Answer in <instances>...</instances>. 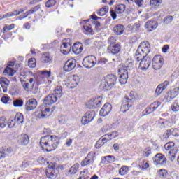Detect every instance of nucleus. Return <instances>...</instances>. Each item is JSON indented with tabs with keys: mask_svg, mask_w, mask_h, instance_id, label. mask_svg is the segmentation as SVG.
I'll return each instance as SVG.
<instances>
[{
	"mask_svg": "<svg viewBox=\"0 0 179 179\" xmlns=\"http://www.w3.org/2000/svg\"><path fill=\"white\" fill-rule=\"evenodd\" d=\"M29 15H31V12H30V10L29 11H27L25 13H24V16H20L19 17L20 20H23V19H26Z\"/></svg>",
	"mask_w": 179,
	"mask_h": 179,
	"instance_id": "nucleus-62",
	"label": "nucleus"
},
{
	"mask_svg": "<svg viewBox=\"0 0 179 179\" xmlns=\"http://www.w3.org/2000/svg\"><path fill=\"white\" fill-rule=\"evenodd\" d=\"M13 152V150L12 148H0V160H2V159H5L6 156H8V155H10Z\"/></svg>",
	"mask_w": 179,
	"mask_h": 179,
	"instance_id": "nucleus-21",
	"label": "nucleus"
},
{
	"mask_svg": "<svg viewBox=\"0 0 179 179\" xmlns=\"http://www.w3.org/2000/svg\"><path fill=\"white\" fill-rule=\"evenodd\" d=\"M37 100L36 99H30L27 101L25 103V110L27 111H33V110H36L38 106Z\"/></svg>",
	"mask_w": 179,
	"mask_h": 179,
	"instance_id": "nucleus-15",
	"label": "nucleus"
},
{
	"mask_svg": "<svg viewBox=\"0 0 179 179\" xmlns=\"http://www.w3.org/2000/svg\"><path fill=\"white\" fill-rule=\"evenodd\" d=\"M129 98L124 97L122 100V103L120 108L121 113H127L129 108L131 107V104L129 103Z\"/></svg>",
	"mask_w": 179,
	"mask_h": 179,
	"instance_id": "nucleus-17",
	"label": "nucleus"
},
{
	"mask_svg": "<svg viewBox=\"0 0 179 179\" xmlns=\"http://www.w3.org/2000/svg\"><path fill=\"white\" fill-rule=\"evenodd\" d=\"M96 117V112L91 110L85 113V115L81 119L82 125H87L90 122H92Z\"/></svg>",
	"mask_w": 179,
	"mask_h": 179,
	"instance_id": "nucleus-9",
	"label": "nucleus"
},
{
	"mask_svg": "<svg viewBox=\"0 0 179 179\" xmlns=\"http://www.w3.org/2000/svg\"><path fill=\"white\" fill-rule=\"evenodd\" d=\"M41 61L43 62V64H51L52 63V57H51L50 53H44L42 55Z\"/></svg>",
	"mask_w": 179,
	"mask_h": 179,
	"instance_id": "nucleus-24",
	"label": "nucleus"
},
{
	"mask_svg": "<svg viewBox=\"0 0 179 179\" xmlns=\"http://www.w3.org/2000/svg\"><path fill=\"white\" fill-rule=\"evenodd\" d=\"M117 43V39L114 36H111L108 39V44L109 45H114Z\"/></svg>",
	"mask_w": 179,
	"mask_h": 179,
	"instance_id": "nucleus-51",
	"label": "nucleus"
},
{
	"mask_svg": "<svg viewBox=\"0 0 179 179\" xmlns=\"http://www.w3.org/2000/svg\"><path fill=\"white\" fill-rule=\"evenodd\" d=\"M31 14L37 13L38 15H41L43 13V10H41V7L40 5H37L36 6L34 7L33 9L30 10Z\"/></svg>",
	"mask_w": 179,
	"mask_h": 179,
	"instance_id": "nucleus-34",
	"label": "nucleus"
},
{
	"mask_svg": "<svg viewBox=\"0 0 179 179\" xmlns=\"http://www.w3.org/2000/svg\"><path fill=\"white\" fill-rule=\"evenodd\" d=\"M13 29H15V24H11L10 25H6L3 27V33H6L7 31H10V30H12Z\"/></svg>",
	"mask_w": 179,
	"mask_h": 179,
	"instance_id": "nucleus-49",
	"label": "nucleus"
},
{
	"mask_svg": "<svg viewBox=\"0 0 179 179\" xmlns=\"http://www.w3.org/2000/svg\"><path fill=\"white\" fill-rule=\"evenodd\" d=\"M72 51L74 54H80L83 51V45H82L81 43H76L72 46Z\"/></svg>",
	"mask_w": 179,
	"mask_h": 179,
	"instance_id": "nucleus-22",
	"label": "nucleus"
},
{
	"mask_svg": "<svg viewBox=\"0 0 179 179\" xmlns=\"http://www.w3.org/2000/svg\"><path fill=\"white\" fill-rule=\"evenodd\" d=\"M15 71L13 68L9 67V66H7V67L4 69L3 73L4 75H8L9 76H13L15 75Z\"/></svg>",
	"mask_w": 179,
	"mask_h": 179,
	"instance_id": "nucleus-33",
	"label": "nucleus"
},
{
	"mask_svg": "<svg viewBox=\"0 0 179 179\" xmlns=\"http://www.w3.org/2000/svg\"><path fill=\"white\" fill-rule=\"evenodd\" d=\"M57 166L55 164H50L48 165V169H46V176L48 178H53L55 177V169Z\"/></svg>",
	"mask_w": 179,
	"mask_h": 179,
	"instance_id": "nucleus-16",
	"label": "nucleus"
},
{
	"mask_svg": "<svg viewBox=\"0 0 179 179\" xmlns=\"http://www.w3.org/2000/svg\"><path fill=\"white\" fill-rule=\"evenodd\" d=\"M83 33H85V34H92V33H93V29H92V27L87 25H84L83 27Z\"/></svg>",
	"mask_w": 179,
	"mask_h": 179,
	"instance_id": "nucleus-42",
	"label": "nucleus"
},
{
	"mask_svg": "<svg viewBox=\"0 0 179 179\" xmlns=\"http://www.w3.org/2000/svg\"><path fill=\"white\" fill-rule=\"evenodd\" d=\"M56 136H43L41 138L40 146L42 149H45L47 152H52L55 150L56 148H58V141Z\"/></svg>",
	"mask_w": 179,
	"mask_h": 179,
	"instance_id": "nucleus-3",
	"label": "nucleus"
},
{
	"mask_svg": "<svg viewBox=\"0 0 179 179\" xmlns=\"http://www.w3.org/2000/svg\"><path fill=\"white\" fill-rule=\"evenodd\" d=\"M24 12V10L20 9V10H15L13 12H11V16H17V15H20V13H23Z\"/></svg>",
	"mask_w": 179,
	"mask_h": 179,
	"instance_id": "nucleus-55",
	"label": "nucleus"
},
{
	"mask_svg": "<svg viewBox=\"0 0 179 179\" xmlns=\"http://www.w3.org/2000/svg\"><path fill=\"white\" fill-rule=\"evenodd\" d=\"M150 5L157 6L159 3H162V0H150Z\"/></svg>",
	"mask_w": 179,
	"mask_h": 179,
	"instance_id": "nucleus-63",
	"label": "nucleus"
},
{
	"mask_svg": "<svg viewBox=\"0 0 179 179\" xmlns=\"http://www.w3.org/2000/svg\"><path fill=\"white\" fill-rule=\"evenodd\" d=\"M169 133L172 136L178 137L179 136V129H169Z\"/></svg>",
	"mask_w": 179,
	"mask_h": 179,
	"instance_id": "nucleus-45",
	"label": "nucleus"
},
{
	"mask_svg": "<svg viewBox=\"0 0 179 179\" xmlns=\"http://www.w3.org/2000/svg\"><path fill=\"white\" fill-rule=\"evenodd\" d=\"M28 66L29 68H36V59L31 58L28 61Z\"/></svg>",
	"mask_w": 179,
	"mask_h": 179,
	"instance_id": "nucleus-47",
	"label": "nucleus"
},
{
	"mask_svg": "<svg viewBox=\"0 0 179 179\" xmlns=\"http://www.w3.org/2000/svg\"><path fill=\"white\" fill-rule=\"evenodd\" d=\"M7 124H8V128H13L16 124V122L15 121V120H9L7 122Z\"/></svg>",
	"mask_w": 179,
	"mask_h": 179,
	"instance_id": "nucleus-59",
	"label": "nucleus"
},
{
	"mask_svg": "<svg viewBox=\"0 0 179 179\" xmlns=\"http://www.w3.org/2000/svg\"><path fill=\"white\" fill-rule=\"evenodd\" d=\"M62 96V87L57 86L52 94H49L44 99V103L46 106H52L58 101V99Z\"/></svg>",
	"mask_w": 179,
	"mask_h": 179,
	"instance_id": "nucleus-4",
	"label": "nucleus"
},
{
	"mask_svg": "<svg viewBox=\"0 0 179 179\" xmlns=\"http://www.w3.org/2000/svg\"><path fill=\"white\" fill-rule=\"evenodd\" d=\"M23 101L22 99H15L13 101L14 107H23Z\"/></svg>",
	"mask_w": 179,
	"mask_h": 179,
	"instance_id": "nucleus-41",
	"label": "nucleus"
},
{
	"mask_svg": "<svg viewBox=\"0 0 179 179\" xmlns=\"http://www.w3.org/2000/svg\"><path fill=\"white\" fill-rule=\"evenodd\" d=\"M139 166L141 167L142 170H145V169H148L149 164L146 161H143Z\"/></svg>",
	"mask_w": 179,
	"mask_h": 179,
	"instance_id": "nucleus-56",
	"label": "nucleus"
},
{
	"mask_svg": "<svg viewBox=\"0 0 179 179\" xmlns=\"http://www.w3.org/2000/svg\"><path fill=\"white\" fill-rule=\"evenodd\" d=\"M8 124V120H6V117H0V127L1 128H5Z\"/></svg>",
	"mask_w": 179,
	"mask_h": 179,
	"instance_id": "nucleus-43",
	"label": "nucleus"
},
{
	"mask_svg": "<svg viewBox=\"0 0 179 179\" xmlns=\"http://www.w3.org/2000/svg\"><path fill=\"white\" fill-rule=\"evenodd\" d=\"M172 111L174 112H177L179 111V105H178V102H177V101H175L173 104L171 105V107Z\"/></svg>",
	"mask_w": 179,
	"mask_h": 179,
	"instance_id": "nucleus-46",
	"label": "nucleus"
},
{
	"mask_svg": "<svg viewBox=\"0 0 179 179\" xmlns=\"http://www.w3.org/2000/svg\"><path fill=\"white\" fill-rule=\"evenodd\" d=\"M163 90H163V87L162 85H159L155 90V94H157V96L162 94V93L163 92Z\"/></svg>",
	"mask_w": 179,
	"mask_h": 179,
	"instance_id": "nucleus-53",
	"label": "nucleus"
},
{
	"mask_svg": "<svg viewBox=\"0 0 179 179\" xmlns=\"http://www.w3.org/2000/svg\"><path fill=\"white\" fill-rule=\"evenodd\" d=\"M139 61H141L138 66L139 69L141 71H147V69H149L152 64V59L149 57H142L139 59Z\"/></svg>",
	"mask_w": 179,
	"mask_h": 179,
	"instance_id": "nucleus-8",
	"label": "nucleus"
},
{
	"mask_svg": "<svg viewBox=\"0 0 179 179\" xmlns=\"http://www.w3.org/2000/svg\"><path fill=\"white\" fill-rule=\"evenodd\" d=\"M155 162H156L157 164H166V157L162 154H157L155 155Z\"/></svg>",
	"mask_w": 179,
	"mask_h": 179,
	"instance_id": "nucleus-26",
	"label": "nucleus"
},
{
	"mask_svg": "<svg viewBox=\"0 0 179 179\" xmlns=\"http://www.w3.org/2000/svg\"><path fill=\"white\" fill-rule=\"evenodd\" d=\"M24 120V117H23V114H22L20 113H16L15 118H14V121H15V122H17V124H18V125L20 124H23Z\"/></svg>",
	"mask_w": 179,
	"mask_h": 179,
	"instance_id": "nucleus-31",
	"label": "nucleus"
},
{
	"mask_svg": "<svg viewBox=\"0 0 179 179\" xmlns=\"http://www.w3.org/2000/svg\"><path fill=\"white\" fill-rule=\"evenodd\" d=\"M55 3H57V1L48 0L45 3V6L46 8H52V6H55Z\"/></svg>",
	"mask_w": 179,
	"mask_h": 179,
	"instance_id": "nucleus-48",
	"label": "nucleus"
},
{
	"mask_svg": "<svg viewBox=\"0 0 179 179\" xmlns=\"http://www.w3.org/2000/svg\"><path fill=\"white\" fill-rule=\"evenodd\" d=\"M17 142L20 145H22V146H26L27 145H29V136L26 134H20L18 136Z\"/></svg>",
	"mask_w": 179,
	"mask_h": 179,
	"instance_id": "nucleus-19",
	"label": "nucleus"
},
{
	"mask_svg": "<svg viewBox=\"0 0 179 179\" xmlns=\"http://www.w3.org/2000/svg\"><path fill=\"white\" fill-rule=\"evenodd\" d=\"M150 155H152V149L150 148V147H148L145 148L143 152V156L144 157H149Z\"/></svg>",
	"mask_w": 179,
	"mask_h": 179,
	"instance_id": "nucleus-44",
	"label": "nucleus"
},
{
	"mask_svg": "<svg viewBox=\"0 0 179 179\" xmlns=\"http://www.w3.org/2000/svg\"><path fill=\"white\" fill-rule=\"evenodd\" d=\"M176 155H177V150L176 149H172L168 152V159L171 162H174L176 160Z\"/></svg>",
	"mask_w": 179,
	"mask_h": 179,
	"instance_id": "nucleus-32",
	"label": "nucleus"
},
{
	"mask_svg": "<svg viewBox=\"0 0 179 179\" xmlns=\"http://www.w3.org/2000/svg\"><path fill=\"white\" fill-rule=\"evenodd\" d=\"M178 94V92H177V90L176 89L171 90V92H169L166 96V101H171L173 99H176V97H177Z\"/></svg>",
	"mask_w": 179,
	"mask_h": 179,
	"instance_id": "nucleus-29",
	"label": "nucleus"
},
{
	"mask_svg": "<svg viewBox=\"0 0 179 179\" xmlns=\"http://www.w3.org/2000/svg\"><path fill=\"white\" fill-rule=\"evenodd\" d=\"M97 63V59L93 55L85 57L83 60V65L85 68H93Z\"/></svg>",
	"mask_w": 179,
	"mask_h": 179,
	"instance_id": "nucleus-7",
	"label": "nucleus"
},
{
	"mask_svg": "<svg viewBox=\"0 0 179 179\" xmlns=\"http://www.w3.org/2000/svg\"><path fill=\"white\" fill-rule=\"evenodd\" d=\"M164 23H166V24H169L173 22V16L168 15L164 19Z\"/></svg>",
	"mask_w": 179,
	"mask_h": 179,
	"instance_id": "nucleus-54",
	"label": "nucleus"
},
{
	"mask_svg": "<svg viewBox=\"0 0 179 179\" xmlns=\"http://www.w3.org/2000/svg\"><path fill=\"white\" fill-rule=\"evenodd\" d=\"M106 157H107L108 162L109 164L114 163V162H115V157L113 155H108L106 156Z\"/></svg>",
	"mask_w": 179,
	"mask_h": 179,
	"instance_id": "nucleus-61",
	"label": "nucleus"
},
{
	"mask_svg": "<svg viewBox=\"0 0 179 179\" xmlns=\"http://www.w3.org/2000/svg\"><path fill=\"white\" fill-rule=\"evenodd\" d=\"M149 52H150V44L149 42L148 41L141 42L135 53L136 61H139V59L142 58V57H148Z\"/></svg>",
	"mask_w": 179,
	"mask_h": 179,
	"instance_id": "nucleus-5",
	"label": "nucleus"
},
{
	"mask_svg": "<svg viewBox=\"0 0 179 179\" xmlns=\"http://www.w3.org/2000/svg\"><path fill=\"white\" fill-rule=\"evenodd\" d=\"M20 82L25 92H32L33 94L38 93V86L36 83V79L28 77L27 76L21 75Z\"/></svg>",
	"mask_w": 179,
	"mask_h": 179,
	"instance_id": "nucleus-2",
	"label": "nucleus"
},
{
	"mask_svg": "<svg viewBox=\"0 0 179 179\" xmlns=\"http://www.w3.org/2000/svg\"><path fill=\"white\" fill-rule=\"evenodd\" d=\"M161 105H162V102H160L159 101H157L151 103V106L154 108L155 111H156V110H157V108H159V106Z\"/></svg>",
	"mask_w": 179,
	"mask_h": 179,
	"instance_id": "nucleus-52",
	"label": "nucleus"
},
{
	"mask_svg": "<svg viewBox=\"0 0 179 179\" xmlns=\"http://www.w3.org/2000/svg\"><path fill=\"white\" fill-rule=\"evenodd\" d=\"M111 104L106 103L101 109L99 112V115H101V117H106V115H108V114H110V113L111 112Z\"/></svg>",
	"mask_w": 179,
	"mask_h": 179,
	"instance_id": "nucleus-18",
	"label": "nucleus"
},
{
	"mask_svg": "<svg viewBox=\"0 0 179 179\" xmlns=\"http://www.w3.org/2000/svg\"><path fill=\"white\" fill-rule=\"evenodd\" d=\"M134 66L132 59H127L125 65L120 64L118 67L119 82L121 85H125L128 82V73Z\"/></svg>",
	"mask_w": 179,
	"mask_h": 179,
	"instance_id": "nucleus-1",
	"label": "nucleus"
},
{
	"mask_svg": "<svg viewBox=\"0 0 179 179\" xmlns=\"http://www.w3.org/2000/svg\"><path fill=\"white\" fill-rule=\"evenodd\" d=\"M76 66V59H69L65 62L63 69L64 71H65V72H71V71H73V69H75Z\"/></svg>",
	"mask_w": 179,
	"mask_h": 179,
	"instance_id": "nucleus-14",
	"label": "nucleus"
},
{
	"mask_svg": "<svg viewBox=\"0 0 179 179\" xmlns=\"http://www.w3.org/2000/svg\"><path fill=\"white\" fill-rule=\"evenodd\" d=\"M65 85L69 89H75L79 85V77L78 76L69 77V80Z\"/></svg>",
	"mask_w": 179,
	"mask_h": 179,
	"instance_id": "nucleus-13",
	"label": "nucleus"
},
{
	"mask_svg": "<svg viewBox=\"0 0 179 179\" xmlns=\"http://www.w3.org/2000/svg\"><path fill=\"white\" fill-rule=\"evenodd\" d=\"M158 127L159 128H169V127H170V122L160 119L158 122Z\"/></svg>",
	"mask_w": 179,
	"mask_h": 179,
	"instance_id": "nucleus-30",
	"label": "nucleus"
},
{
	"mask_svg": "<svg viewBox=\"0 0 179 179\" xmlns=\"http://www.w3.org/2000/svg\"><path fill=\"white\" fill-rule=\"evenodd\" d=\"M116 12L121 15V13H124L125 12V5L124 4H120L116 7Z\"/></svg>",
	"mask_w": 179,
	"mask_h": 179,
	"instance_id": "nucleus-40",
	"label": "nucleus"
},
{
	"mask_svg": "<svg viewBox=\"0 0 179 179\" xmlns=\"http://www.w3.org/2000/svg\"><path fill=\"white\" fill-rule=\"evenodd\" d=\"M171 135L170 134V129L166 130L162 136V139H169Z\"/></svg>",
	"mask_w": 179,
	"mask_h": 179,
	"instance_id": "nucleus-57",
	"label": "nucleus"
},
{
	"mask_svg": "<svg viewBox=\"0 0 179 179\" xmlns=\"http://www.w3.org/2000/svg\"><path fill=\"white\" fill-rule=\"evenodd\" d=\"M117 83V76L114 74H110L104 78L103 87L111 89Z\"/></svg>",
	"mask_w": 179,
	"mask_h": 179,
	"instance_id": "nucleus-6",
	"label": "nucleus"
},
{
	"mask_svg": "<svg viewBox=\"0 0 179 179\" xmlns=\"http://www.w3.org/2000/svg\"><path fill=\"white\" fill-rule=\"evenodd\" d=\"M29 161L24 160V161L22 162V165H21V168H22V169H26V168L29 167Z\"/></svg>",
	"mask_w": 179,
	"mask_h": 179,
	"instance_id": "nucleus-64",
	"label": "nucleus"
},
{
	"mask_svg": "<svg viewBox=\"0 0 179 179\" xmlns=\"http://www.w3.org/2000/svg\"><path fill=\"white\" fill-rule=\"evenodd\" d=\"M101 101L102 99L101 96H98L96 98L90 99L87 103L86 106L87 108H90V110H93L94 108H99L100 106L101 105Z\"/></svg>",
	"mask_w": 179,
	"mask_h": 179,
	"instance_id": "nucleus-10",
	"label": "nucleus"
},
{
	"mask_svg": "<svg viewBox=\"0 0 179 179\" xmlns=\"http://www.w3.org/2000/svg\"><path fill=\"white\" fill-rule=\"evenodd\" d=\"M172 148H174V142H169L164 145V149L166 150H171Z\"/></svg>",
	"mask_w": 179,
	"mask_h": 179,
	"instance_id": "nucleus-50",
	"label": "nucleus"
},
{
	"mask_svg": "<svg viewBox=\"0 0 179 179\" xmlns=\"http://www.w3.org/2000/svg\"><path fill=\"white\" fill-rule=\"evenodd\" d=\"M163 64H164V59L160 55H155L152 59V68L155 71L157 69H160L162 66H163Z\"/></svg>",
	"mask_w": 179,
	"mask_h": 179,
	"instance_id": "nucleus-11",
	"label": "nucleus"
},
{
	"mask_svg": "<svg viewBox=\"0 0 179 179\" xmlns=\"http://www.w3.org/2000/svg\"><path fill=\"white\" fill-rule=\"evenodd\" d=\"M125 97H128V99H129V102L131 103V101H132V100H135V99H138V96L136 92H131L129 94V96H125Z\"/></svg>",
	"mask_w": 179,
	"mask_h": 179,
	"instance_id": "nucleus-39",
	"label": "nucleus"
},
{
	"mask_svg": "<svg viewBox=\"0 0 179 179\" xmlns=\"http://www.w3.org/2000/svg\"><path fill=\"white\" fill-rule=\"evenodd\" d=\"M107 51L109 54H118L121 51V45L117 43L115 45H109L107 48Z\"/></svg>",
	"mask_w": 179,
	"mask_h": 179,
	"instance_id": "nucleus-20",
	"label": "nucleus"
},
{
	"mask_svg": "<svg viewBox=\"0 0 179 179\" xmlns=\"http://www.w3.org/2000/svg\"><path fill=\"white\" fill-rule=\"evenodd\" d=\"M124 30H125V27L122 24H117L113 27V33H115L116 36L123 34Z\"/></svg>",
	"mask_w": 179,
	"mask_h": 179,
	"instance_id": "nucleus-25",
	"label": "nucleus"
},
{
	"mask_svg": "<svg viewBox=\"0 0 179 179\" xmlns=\"http://www.w3.org/2000/svg\"><path fill=\"white\" fill-rule=\"evenodd\" d=\"M108 13V6H105L97 13L98 16H104L106 13Z\"/></svg>",
	"mask_w": 179,
	"mask_h": 179,
	"instance_id": "nucleus-35",
	"label": "nucleus"
},
{
	"mask_svg": "<svg viewBox=\"0 0 179 179\" xmlns=\"http://www.w3.org/2000/svg\"><path fill=\"white\" fill-rule=\"evenodd\" d=\"M103 145H104L103 140H101V138H99L95 145V148L96 149H100V148H101V146H103Z\"/></svg>",
	"mask_w": 179,
	"mask_h": 179,
	"instance_id": "nucleus-60",
	"label": "nucleus"
},
{
	"mask_svg": "<svg viewBox=\"0 0 179 179\" xmlns=\"http://www.w3.org/2000/svg\"><path fill=\"white\" fill-rule=\"evenodd\" d=\"M0 85H1V87H3L4 93H6V89H8V87L9 86V81L8 80V78L3 77L1 78Z\"/></svg>",
	"mask_w": 179,
	"mask_h": 179,
	"instance_id": "nucleus-27",
	"label": "nucleus"
},
{
	"mask_svg": "<svg viewBox=\"0 0 179 179\" xmlns=\"http://www.w3.org/2000/svg\"><path fill=\"white\" fill-rule=\"evenodd\" d=\"M60 48H62V50H63V49L68 50V48H69V50H71L72 48V46H71V44H68V43L64 42L62 43V45L60 46Z\"/></svg>",
	"mask_w": 179,
	"mask_h": 179,
	"instance_id": "nucleus-58",
	"label": "nucleus"
},
{
	"mask_svg": "<svg viewBox=\"0 0 179 179\" xmlns=\"http://www.w3.org/2000/svg\"><path fill=\"white\" fill-rule=\"evenodd\" d=\"M128 171H129L128 166H122L119 170V174H120V176H125V174L128 173Z\"/></svg>",
	"mask_w": 179,
	"mask_h": 179,
	"instance_id": "nucleus-38",
	"label": "nucleus"
},
{
	"mask_svg": "<svg viewBox=\"0 0 179 179\" xmlns=\"http://www.w3.org/2000/svg\"><path fill=\"white\" fill-rule=\"evenodd\" d=\"M50 76H51V71H48L47 70L42 71L41 78L43 79V80L41 83H47Z\"/></svg>",
	"mask_w": 179,
	"mask_h": 179,
	"instance_id": "nucleus-28",
	"label": "nucleus"
},
{
	"mask_svg": "<svg viewBox=\"0 0 179 179\" xmlns=\"http://www.w3.org/2000/svg\"><path fill=\"white\" fill-rule=\"evenodd\" d=\"M96 157V153L90 152L87 154V157L81 162V166L86 167V166H90L94 163V158Z\"/></svg>",
	"mask_w": 179,
	"mask_h": 179,
	"instance_id": "nucleus-12",
	"label": "nucleus"
},
{
	"mask_svg": "<svg viewBox=\"0 0 179 179\" xmlns=\"http://www.w3.org/2000/svg\"><path fill=\"white\" fill-rule=\"evenodd\" d=\"M118 135V131H114L111 134H105V136H107L109 138V141H111V139H115Z\"/></svg>",
	"mask_w": 179,
	"mask_h": 179,
	"instance_id": "nucleus-37",
	"label": "nucleus"
},
{
	"mask_svg": "<svg viewBox=\"0 0 179 179\" xmlns=\"http://www.w3.org/2000/svg\"><path fill=\"white\" fill-rule=\"evenodd\" d=\"M155 109L153 108V106L150 105L149 107L146 108L143 112V115H149V114H152V113H154Z\"/></svg>",
	"mask_w": 179,
	"mask_h": 179,
	"instance_id": "nucleus-36",
	"label": "nucleus"
},
{
	"mask_svg": "<svg viewBox=\"0 0 179 179\" xmlns=\"http://www.w3.org/2000/svg\"><path fill=\"white\" fill-rule=\"evenodd\" d=\"M145 29H148V31H152L157 28V22L156 21H148L145 24Z\"/></svg>",
	"mask_w": 179,
	"mask_h": 179,
	"instance_id": "nucleus-23",
	"label": "nucleus"
}]
</instances>
